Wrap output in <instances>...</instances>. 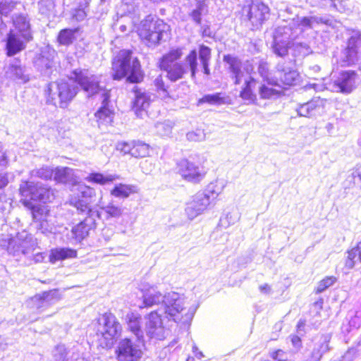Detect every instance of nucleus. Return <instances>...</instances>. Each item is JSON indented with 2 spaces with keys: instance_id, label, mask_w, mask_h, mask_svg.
<instances>
[{
  "instance_id": "1",
  "label": "nucleus",
  "mask_w": 361,
  "mask_h": 361,
  "mask_svg": "<svg viewBox=\"0 0 361 361\" xmlns=\"http://www.w3.org/2000/svg\"><path fill=\"white\" fill-rule=\"evenodd\" d=\"M139 288L142 293V305L140 308L159 305L156 311L162 312L169 321H173L183 328L189 327L195 309L187 308L185 299L179 293L171 291L162 294L157 285L145 281L140 284Z\"/></svg>"
},
{
  "instance_id": "2",
  "label": "nucleus",
  "mask_w": 361,
  "mask_h": 361,
  "mask_svg": "<svg viewBox=\"0 0 361 361\" xmlns=\"http://www.w3.org/2000/svg\"><path fill=\"white\" fill-rule=\"evenodd\" d=\"M182 55L180 49H172L164 54L159 61L160 68L166 73V77L171 82L183 78L188 71L190 72L191 78H195L197 71V51L193 49L190 51L185 58V63L177 61Z\"/></svg>"
},
{
  "instance_id": "3",
  "label": "nucleus",
  "mask_w": 361,
  "mask_h": 361,
  "mask_svg": "<svg viewBox=\"0 0 361 361\" xmlns=\"http://www.w3.org/2000/svg\"><path fill=\"white\" fill-rule=\"evenodd\" d=\"M112 77L121 80L127 76V81L137 83L143 78L140 64L137 58L132 59V51L123 49L112 62Z\"/></svg>"
},
{
  "instance_id": "4",
  "label": "nucleus",
  "mask_w": 361,
  "mask_h": 361,
  "mask_svg": "<svg viewBox=\"0 0 361 361\" xmlns=\"http://www.w3.org/2000/svg\"><path fill=\"white\" fill-rule=\"evenodd\" d=\"M77 92L75 84L64 80L50 82L45 90L47 103L62 109L68 106Z\"/></svg>"
},
{
  "instance_id": "5",
  "label": "nucleus",
  "mask_w": 361,
  "mask_h": 361,
  "mask_svg": "<svg viewBox=\"0 0 361 361\" xmlns=\"http://www.w3.org/2000/svg\"><path fill=\"white\" fill-rule=\"evenodd\" d=\"M98 342L102 348H111L115 338L122 331V326L116 317L110 312L104 314L98 319Z\"/></svg>"
},
{
  "instance_id": "6",
  "label": "nucleus",
  "mask_w": 361,
  "mask_h": 361,
  "mask_svg": "<svg viewBox=\"0 0 361 361\" xmlns=\"http://www.w3.org/2000/svg\"><path fill=\"white\" fill-rule=\"evenodd\" d=\"M169 26L162 20H154L150 16L142 21L139 35L148 47L155 46L169 37Z\"/></svg>"
},
{
  "instance_id": "7",
  "label": "nucleus",
  "mask_w": 361,
  "mask_h": 361,
  "mask_svg": "<svg viewBox=\"0 0 361 361\" xmlns=\"http://www.w3.org/2000/svg\"><path fill=\"white\" fill-rule=\"evenodd\" d=\"M300 33H302V30L295 28L291 21L287 25L278 26L274 35L272 45L274 53L280 57L286 56L293 41Z\"/></svg>"
},
{
  "instance_id": "8",
  "label": "nucleus",
  "mask_w": 361,
  "mask_h": 361,
  "mask_svg": "<svg viewBox=\"0 0 361 361\" xmlns=\"http://www.w3.org/2000/svg\"><path fill=\"white\" fill-rule=\"evenodd\" d=\"M21 237V235L17 236L9 241L8 245L9 254L16 257L23 255L35 263L42 262L44 259V254L42 252L34 253L35 247L31 241V238L26 236L23 238Z\"/></svg>"
},
{
  "instance_id": "9",
  "label": "nucleus",
  "mask_w": 361,
  "mask_h": 361,
  "mask_svg": "<svg viewBox=\"0 0 361 361\" xmlns=\"http://www.w3.org/2000/svg\"><path fill=\"white\" fill-rule=\"evenodd\" d=\"M144 339L125 338L121 339L116 346V354L118 361H137L142 354Z\"/></svg>"
},
{
  "instance_id": "10",
  "label": "nucleus",
  "mask_w": 361,
  "mask_h": 361,
  "mask_svg": "<svg viewBox=\"0 0 361 361\" xmlns=\"http://www.w3.org/2000/svg\"><path fill=\"white\" fill-rule=\"evenodd\" d=\"M269 11L267 5L260 1H255L243 7L241 18L243 21L249 23L252 29H258L269 18Z\"/></svg>"
},
{
  "instance_id": "11",
  "label": "nucleus",
  "mask_w": 361,
  "mask_h": 361,
  "mask_svg": "<svg viewBox=\"0 0 361 361\" xmlns=\"http://www.w3.org/2000/svg\"><path fill=\"white\" fill-rule=\"evenodd\" d=\"M20 192L24 201H39L44 203L51 202L54 198V191L41 183L26 181L20 185Z\"/></svg>"
},
{
  "instance_id": "12",
  "label": "nucleus",
  "mask_w": 361,
  "mask_h": 361,
  "mask_svg": "<svg viewBox=\"0 0 361 361\" xmlns=\"http://www.w3.org/2000/svg\"><path fill=\"white\" fill-rule=\"evenodd\" d=\"M224 61L228 66L229 75L235 85H240L243 80L248 78L245 73L250 75L253 69L249 61L243 63L240 59L230 54L224 56Z\"/></svg>"
},
{
  "instance_id": "13",
  "label": "nucleus",
  "mask_w": 361,
  "mask_h": 361,
  "mask_svg": "<svg viewBox=\"0 0 361 361\" xmlns=\"http://www.w3.org/2000/svg\"><path fill=\"white\" fill-rule=\"evenodd\" d=\"M71 79H73L82 89L92 96L102 90L99 85V78L86 69H75L73 71Z\"/></svg>"
},
{
  "instance_id": "14",
  "label": "nucleus",
  "mask_w": 361,
  "mask_h": 361,
  "mask_svg": "<svg viewBox=\"0 0 361 361\" xmlns=\"http://www.w3.org/2000/svg\"><path fill=\"white\" fill-rule=\"evenodd\" d=\"M147 319L146 323L147 335L151 338L164 340L168 334V331L164 326V322L165 319L168 322L170 321L164 316L162 312L159 311L151 312L147 316Z\"/></svg>"
},
{
  "instance_id": "15",
  "label": "nucleus",
  "mask_w": 361,
  "mask_h": 361,
  "mask_svg": "<svg viewBox=\"0 0 361 361\" xmlns=\"http://www.w3.org/2000/svg\"><path fill=\"white\" fill-rule=\"evenodd\" d=\"M361 46V33L358 30L349 32L346 47L341 53V66H348L357 61L358 49Z\"/></svg>"
},
{
  "instance_id": "16",
  "label": "nucleus",
  "mask_w": 361,
  "mask_h": 361,
  "mask_svg": "<svg viewBox=\"0 0 361 361\" xmlns=\"http://www.w3.org/2000/svg\"><path fill=\"white\" fill-rule=\"evenodd\" d=\"M357 74L355 71H343L339 73L334 80V87L336 92L343 94H350L356 87Z\"/></svg>"
},
{
  "instance_id": "17",
  "label": "nucleus",
  "mask_w": 361,
  "mask_h": 361,
  "mask_svg": "<svg viewBox=\"0 0 361 361\" xmlns=\"http://www.w3.org/2000/svg\"><path fill=\"white\" fill-rule=\"evenodd\" d=\"M212 202L209 197L203 192H198L193 196L192 200L188 203L185 212L188 217L192 220L200 214H202Z\"/></svg>"
},
{
  "instance_id": "18",
  "label": "nucleus",
  "mask_w": 361,
  "mask_h": 361,
  "mask_svg": "<svg viewBox=\"0 0 361 361\" xmlns=\"http://www.w3.org/2000/svg\"><path fill=\"white\" fill-rule=\"evenodd\" d=\"M56 53L54 49L45 47L41 51L39 56L35 61V66L44 75L49 76L55 66V57Z\"/></svg>"
},
{
  "instance_id": "19",
  "label": "nucleus",
  "mask_w": 361,
  "mask_h": 361,
  "mask_svg": "<svg viewBox=\"0 0 361 361\" xmlns=\"http://www.w3.org/2000/svg\"><path fill=\"white\" fill-rule=\"evenodd\" d=\"M60 298L59 291L54 289L35 295L31 298V302L33 307L42 312L57 302Z\"/></svg>"
},
{
  "instance_id": "20",
  "label": "nucleus",
  "mask_w": 361,
  "mask_h": 361,
  "mask_svg": "<svg viewBox=\"0 0 361 361\" xmlns=\"http://www.w3.org/2000/svg\"><path fill=\"white\" fill-rule=\"evenodd\" d=\"M290 61H281L276 67L278 78L285 85H293L299 78V73L290 67Z\"/></svg>"
},
{
  "instance_id": "21",
  "label": "nucleus",
  "mask_w": 361,
  "mask_h": 361,
  "mask_svg": "<svg viewBox=\"0 0 361 361\" xmlns=\"http://www.w3.org/2000/svg\"><path fill=\"white\" fill-rule=\"evenodd\" d=\"M178 172L184 179L195 183L200 181L204 176L202 169L188 160L180 161Z\"/></svg>"
},
{
  "instance_id": "22",
  "label": "nucleus",
  "mask_w": 361,
  "mask_h": 361,
  "mask_svg": "<svg viewBox=\"0 0 361 361\" xmlns=\"http://www.w3.org/2000/svg\"><path fill=\"white\" fill-rule=\"evenodd\" d=\"M134 96L133 111L137 117L143 118L147 115V109L150 104V95L147 92L136 88L134 90Z\"/></svg>"
},
{
  "instance_id": "23",
  "label": "nucleus",
  "mask_w": 361,
  "mask_h": 361,
  "mask_svg": "<svg viewBox=\"0 0 361 361\" xmlns=\"http://www.w3.org/2000/svg\"><path fill=\"white\" fill-rule=\"evenodd\" d=\"M6 73L8 77L20 83H25L30 80L27 69L22 66L20 61L16 59L9 64Z\"/></svg>"
},
{
  "instance_id": "24",
  "label": "nucleus",
  "mask_w": 361,
  "mask_h": 361,
  "mask_svg": "<svg viewBox=\"0 0 361 361\" xmlns=\"http://www.w3.org/2000/svg\"><path fill=\"white\" fill-rule=\"evenodd\" d=\"M102 94L104 97L102 106H101L94 114L99 128H101L102 126H106L111 125L114 118L113 111L106 107L109 97V93L104 91Z\"/></svg>"
},
{
  "instance_id": "25",
  "label": "nucleus",
  "mask_w": 361,
  "mask_h": 361,
  "mask_svg": "<svg viewBox=\"0 0 361 361\" xmlns=\"http://www.w3.org/2000/svg\"><path fill=\"white\" fill-rule=\"evenodd\" d=\"M25 48V43L21 37L13 30H11L7 35L6 39V54L8 56H12L19 53Z\"/></svg>"
},
{
  "instance_id": "26",
  "label": "nucleus",
  "mask_w": 361,
  "mask_h": 361,
  "mask_svg": "<svg viewBox=\"0 0 361 361\" xmlns=\"http://www.w3.org/2000/svg\"><path fill=\"white\" fill-rule=\"evenodd\" d=\"M94 218L87 217L82 221L73 227L72 233L76 241L80 242L88 236L90 231L93 228Z\"/></svg>"
},
{
  "instance_id": "27",
  "label": "nucleus",
  "mask_w": 361,
  "mask_h": 361,
  "mask_svg": "<svg viewBox=\"0 0 361 361\" xmlns=\"http://www.w3.org/2000/svg\"><path fill=\"white\" fill-rule=\"evenodd\" d=\"M13 23L24 40L29 42L32 39L30 21L26 16L22 14L16 16L13 18Z\"/></svg>"
},
{
  "instance_id": "28",
  "label": "nucleus",
  "mask_w": 361,
  "mask_h": 361,
  "mask_svg": "<svg viewBox=\"0 0 361 361\" xmlns=\"http://www.w3.org/2000/svg\"><path fill=\"white\" fill-rule=\"evenodd\" d=\"M324 106V100L319 97L300 104L296 109V111L299 116L311 117L314 115L317 109Z\"/></svg>"
},
{
  "instance_id": "29",
  "label": "nucleus",
  "mask_w": 361,
  "mask_h": 361,
  "mask_svg": "<svg viewBox=\"0 0 361 361\" xmlns=\"http://www.w3.org/2000/svg\"><path fill=\"white\" fill-rule=\"evenodd\" d=\"M257 85L256 80L249 75L248 78H245L244 85L240 92V97L250 103H255L257 100V95L254 93V89Z\"/></svg>"
},
{
  "instance_id": "30",
  "label": "nucleus",
  "mask_w": 361,
  "mask_h": 361,
  "mask_svg": "<svg viewBox=\"0 0 361 361\" xmlns=\"http://www.w3.org/2000/svg\"><path fill=\"white\" fill-rule=\"evenodd\" d=\"M125 319L128 329L134 334L133 338L144 339L143 332L140 326V317L137 314L130 312L126 314Z\"/></svg>"
},
{
  "instance_id": "31",
  "label": "nucleus",
  "mask_w": 361,
  "mask_h": 361,
  "mask_svg": "<svg viewBox=\"0 0 361 361\" xmlns=\"http://www.w3.org/2000/svg\"><path fill=\"white\" fill-rule=\"evenodd\" d=\"M77 257L76 250L68 247L52 249L49 254V261L54 264L57 261L64 260Z\"/></svg>"
},
{
  "instance_id": "32",
  "label": "nucleus",
  "mask_w": 361,
  "mask_h": 361,
  "mask_svg": "<svg viewBox=\"0 0 361 361\" xmlns=\"http://www.w3.org/2000/svg\"><path fill=\"white\" fill-rule=\"evenodd\" d=\"M295 28L302 30V32L305 29L312 28L314 23H327L328 20L319 17H297L291 20Z\"/></svg>"
},
{
  "instance_id": "33",
  "label": "nucleus",
  "mask_w": 361,
  "mask_h": 361,
  "mask_svg": "<svg viewBox=\"0 0 361 361\" xmlns=\"http://www.w3.org/2000/svg\"><path fill=\"white\" fill-rule=\"evenodd\" d=\"M330 340L331 336L329 334H324L320 337L312 353L315 361H319L323 354L329 350V343Z\"/></svg>"
},
{
  "instance_id": "34",
  "label": "nucleus",
  "mask_w": 361,
  "mask_h": 361,
  "mask_svg": "<svg viewBox=\"0 0 361 361\" xmlns=\"http://www.w3.org/2000/svg\"><path fill=\"white\" fill-rule=\"evenodd\" d=\"M48 218V214H41L38 216L37 214L33 213V219L36 224V228L38 231H40L42 233L49 234L54 231V224L50 222Z\"/></svg>"
},
{
  "instance_id": "35",
  "label": "nucleus",
  "mask_w": 361,
  "mask_h": 361,
  "mask_svg": "<svg viewBox=\"0 0 361 361\" xmlns=\"http://www.w3.org/2000/svg\"><path fill=\"white\" fill-rule=\"evenodd\" d=\"M228 97L224 96V94L218 92L215 94H208L199 99L197 101V106H201L203 104H209L210 105L219 106L227 103Z\"/></svg>"
},
{
  "instance_id": "36",
  "label": "nucleus",
  "mask_w": 361,
  "mask_h": 361,
  "mask_svg": "<svg viewBox=\"0 0 361 361\" xmlns=\"http://www.w3.org/2000/svg\"><path fill=\"white\" fill-rule=\"evenodd\" d=\"M208 12L207 5L204 0H197L195 7L189 13V16L197 25L202 23V16L206 15Z\"/></svg>"
},
{
  "instance_id": "37",
  "label": "nucleus",
  "mask_w": 361,
  "mask_h": 361,
  "mask_svg": "<svg viewBox=\"0 0 361 361\" xmlns=\"http://www.w3.org/2000/svg\"><path fill=\"white\" fill-rule=\"evenodd\" d=\"M117 178L116 175L106 174L104 175L101 173H91L86 178L87 182L97 183L99 185H105L112 183Z\"/></svg>"
},
{
  "instance_id": "38",
  "label": "nucleus",
  "mask_w": 361,
  "mask_h": 361,
  "mask_svg": "<svg viewBox=\"0 0 361 361\" xmlns=\"http://www.w3.org/2000/svg\"><path fill=\"white\" fill-rule=\"evenodd\" d=\"M281 90L274 88L269 83L262 84L259 87V94L262 99H276L281 94Z\"/></svg>"
},
{
  "instance_id": "39",
  "label": "nucleus",
  "mask_w": 361,
  "mask_h": 361,
  "mask_svg": "<svg viewBox=\"0 0 361 361\" xmlns=\"http://www.w3.org/2000/svg\"><path fill=\"white\" fill-rule=\"evenodd\" d=\"M344 186L348 188H361V171H351L344 181Z\"/></svg>"
},
{
  "instance_id": "40",
  "label": "nucleus",
  "mask_w": 361,
  "mask_h": 361,
  "mask_svg": "<svg viewBox=\"0 0 361 361\" xmlns=\"http://www.w3.org/2000/svg\"><path fill=\"white\" fill-rule=\"evenodd\" d=\"M132 157L139 158L145 157L149 155V145L141 142L140 140H133V146L132 147Z\"/></svg>"
},
{
  "instance_id": "41",
  "label": "nucleus",
  "mask_w": 361,
  "mask_h": 361,
  "mask_svg": "<svg viewBox=\"0 0 361 361\" xmlns=\"http://www.w3.org/2000/svg\"><path fill=\"white\" fill-rule=\"evenodd\" d=\"M91 203L90 202L87 201V200H83L79 198L78 200H77L75 202V207L76 209L79 211H80L82 213H86L88 214L87 217H92L94 218V216H99V212L97 211H94L91 208Z\"/></svg>"
},
{
  "instance_id": "42",
  "label": "nucleus",
  "mask_w": 361,
  "mask_h": 361,
  "mask_svg": "<svg viewBox=\"0 0 361 361\" xmlns=\"http://www.w3.org/2000/svg\"><path fill=\"white\" fill-rule=\"evenodd\" d=\"M76 29H63L60 31L58 35V42L60 44L68 46L73 43L75 39Z\"/></svg>"
},
{
  "instance_id": "43",
  "label": "nucleus",
  "mask_w": 361,
  "mask_h": 361,
  "mask_svg": "<svg viewBox=\"0 0 361 361\" xmlns=\"http://www.w3.org/2000/svg\"><path fill=\"white\" fill-rule=\"evenodd\" d=\"M133 192V187L131 185L118 184L111 190V195L118 198H127Z\"/></svg>"
},
{
  "instance_id": "44",
  "label": "nucleus",
  "mask_w": 361,
  "mask_h": 361,
  "mask_svg": "<svg viewBox=\"0 0 361 361\" xmlns=\"http://www.w3.org/2000/svg\"><path fill=\"white\" fill-rule=\"evenodd\" d=\"M224 185L219 184L217 181L210 183L206 188L205 190L202 192L209 197V201L212 202L218 195L222 192Z\"/></svg>"
},
{
  "instance_id": "45",
  "label": "nucleus",
  "mask_w": 361,
  "mask_h": 361,
  "mask_svg": "<svg viewBox=\"0 0 361 361\" xmlns=\"http://www.w3.org/2000/svg\"><path fill=\"white\" fill-rule=\"evenodd\" d=\"M73 170L68 167L57 168L54 173V179L60 183L67 182L72 176Z\"/></svg>"
},
{
  "instance_id": "46",
  "label": "nucleus",
  "mask_w": 361,
  "mask_h": 361,
  "mask_svg": "<svg viewBox=\"0 0 361 361\" xmlns=\"http://www.w3.org/2000/svg\"><path fill=\"white\" fill-rule=\"evenodd\" d=\"M54 175V170L49 166H43L40 169H34L31 171L32 177H38L44 180H49Z\"/></svg>"
},
{
  "instance_id": "47",
  "label": "nucleus",
  "mask_w": 361,
  "mask_h": 361,
  "mask_svg": "<svg viewBox=\"0 0 361 361\" xmlns=\"http://www.w3.org/2000/svg\"><path fill=\"white\" fill-rule=\"evenodd\" d=\"M80 198L87 200L90 202L95 201L96 192L94 189L87 185L80 186L79 189Z\"/></svg>"
},
{
  "instance_id": "48",
  "label": "nucleus",
  "mask_w": 361,
  "mask_h": 361,
  "mask_svg": "<svg viewBox=\"0 0 361 361\" xmlns=\"http://www.w3.org/2000/svg\"><path fill=\"white\" fill-rule=\"evenodd\" d=\"M157 132L162 135L167 136L171 133L173 128L172 122L170 121H165L164 122H158L155 125Z\"/></svg>"
},
{
  "instance_id": "49",
  "label": "nucleus",
  "mask_w": 361,
  "mask_h": 361,
  "mask_svg": "<svg viewBox=\"0 0 361 361\" xmlns=\"http://www.w3.org/2000/svg\"><path fill=\"white\" fill-rule=\"evenodd\" d=\"M343 1L340 0H322V8L332 11H343Z\"/></svg>"
},
{
  "instance_id": "50",
  "label": "nucleus",
  "mask_w": 361,
  "mask_h": 361,
  "mask_svg": "<svg viewBox=\"0 0 361 361\" xmlns=\"http://www.w3.org/2000/svg\"><path fill=\"white\" fill-rule=\"evenodd\" d=\"M109 216L114 218H118L123 214V209L120 207L114 205L113 203H109L106 207L102 208Z\"/></svg>"
},
{
  "instance_id": "51",
  "label": "nucleus",
  "mask_w": 361,
  "mask_h": 361,
  "mask_svg": "<svg viewBox=\"0 0 361 361\" xmlns=\"http://www.w3.org/2000/svg\"><path fill=\"white\" fill-rule=\"evenodd\" d=\"M336 281L334 276H327L318 283L316 292L318 293L324 292L326 288L331 286Z\"/></svg>"
},
{
  "instance_id": "52",
  "label": "nucleus",
  "mask_w": 361,
  "mask_h": 361,
  "mask_svg": "<svg viewBox=\"0 0 361 361\" xmlns=\"http://www.w3.org/2000/svg\"><path fill=\"white\" fill-rule=\"evenodd\" d=\"M292 46L294 47L295 51L297 52L299 55L307 56L311 53L310 47L307 43L296 42L293 43Z\"/></svg>"
},
{
  "instance_id": "53",
  "label": "nucleus",
  "mask_w": 361,
  "mask_h": 361,
  "mask_svg": "<svg viewBox=\"0 0 361 361\" xmlns=\"http://www.w3.org/2000/svg\"><path fill=\"white\" fill-rule=\"evenodd\" d=\"M199 58L201 63L209 62L211 59V49L204 44L199 47Z\"/></svg>"
},
{
  "instance_id": "54",
  "label": "nucleus",
  "mask_w": 361,
  "mask_h": 361,
  "mask_svg": "<svg viewBox=\"0 0 361 361\" xmlns=\"http://www.w3.org/2000/svg\"><path fill=\"white\" fill-rule=\"evenodd\" d=\"M186 137L190 141L200 142L205 139V134L203 130L197 129L195 131L188 133Z\"/></svg>"
},
{
  "instance_id": "55",
  "label": "nucleus",
  "mask_w": 361,
  "mask_h": 361,
  "mask_svg": "<svg viewBox=\"0 0 361 361\" xmlns=\"http://www.w3.org/2000/svg\"><path fill=\"white\" fill-rule=\"evenodd\" d=\"M16 6V3L11 2H0V14L7 16L8 14L13 11Z\"/></svg>"
},
{
  "instance_id": "56",
  "label": "nucleus",
  "mask_w": 361,
  "mask_h": 361,
  "mask_svg": "<svg viewBox=\"0 0 361 361\" xmlns=\"http://www.w3.org/2000/svg\"><path fill=\"white\" fill-rule=\"evenodd\" d=\"M66 355V348L64 345H57L53 350V355L56 360L64 359Z\"/></svg>"
},
{
  "instance_id": "57",
  "label": "nucleus",
  "mask_w": 361,
  "mask_h": 361,
  "mask_svg": "<svg viewBox=\"0 0 361 361\" xmlns=\"http://www.w3.org/2000/svg\"><path fill=\"white\" fill-rule=\"evenodd\" d=\"M238 219L239 217L237 214L233 216L231 213H228L224 218L221 219L220 221L222 226L228 227L230 225L234 224Z\"/></svg>"
},
{
  "instance_id": "58",
  "label": "nucleus",
  "mask_w": 361,
  "mask_h": 361,
  "mask_svg": "<svg viewBox=\"0 0 361 361\" xmlns=\"http://www.w3.org/2000/svg\"><path fill=\"white\" fill-rule=\"evenodd\" d=\"M269 66L264 61H260L258 65V73L264 79L269 76Z\"/></svg>"
},
{
  "instance_id": "59",
  "label": "nucleus",
  "mask_w": 361,
  "mask_h": 361,
  "mask_svg": "<svg viewBox=\"0 0 361 361\" xmlns=\"http://www.w3.org/2000/svg\"><path fill=\"white\" fill-rule=\"evenodd\" d=\"M133 146V140L130 142H123L118 145V149L124 154H130L132 156V147Z\"/></svg>"
},
{
  "instance_id": "60",
  "label": "nucleus",
  "mask_w": 361,
  "mask_h": 361,
  "mask_svg": "<svg viewBox=\"0 0 361 361\" xmlns=\"http://www.w3.org/2000/svg\"><path fill=\"white\" fill-rule=\"evenodd\" d=\"M271 356L274 360L287 361V355L282 350H277L273 352Z\"/></svg>"
},
{
  "instance_id": "61",
  "label": "nucleus",
  "mask_w": 361,
  "mask_h": 361,
  "mask_svg": "<svg viewBox=\"0 0 361 361\" xmlns=\"http://www.w3.org/2000/svg\"><path fill=\"white\" fill-rule=\"evenodd\" d=\"M154 85L156 86L157 90L162 91L164 93H166V87L165 86L163 78L161 75L157 77L154 81Z\"/></svg>"
},
{
  "instance_id": "62",
  "label": "nucleus",
  "mask_w": 361,
  "mask_h": 361,
  "mask_svg": "<svg viewBox=\"0 0 361 361\" xmlns=\"http://www.w3.org/2000/svg\"><path fill=\"white\" fill-rule=\"evenodd\" d=\"M85 17L86 13L83 9H77L73 14V18L78 21L84 20Z\"/></svg>"
},
{
  "instance_id": "63",
  "label": "nucleus",
  "mask_w": 361,
  "mask_h": 361,
  "mask_svg": "<svg viewBox=\"0 0 361 361\" xmlns=\"http://www.w3.org/2000/svg\"><path fill=\"white\" fill-rule=\"evenodd\" d=\"M8 174L7 173H0V189L5 188L8 183Z\"/></svg>"
},
{
  "instance_id": "64",
  "label": "nucleus",
  "mask_w": 361,
  "mask_h": 361,
  "mask_svg": "<svg viewBox=\"0 0 361 361\" xmlns=\"http://www.w3.org/2000/svg\"><path fill=\"white\" fill-rule=\"evenodd\" d=\"M291 342L293 345L296 348H299L302 345V341L299 336H293L291 337Z\"/></svg>"
}]
</instances>
